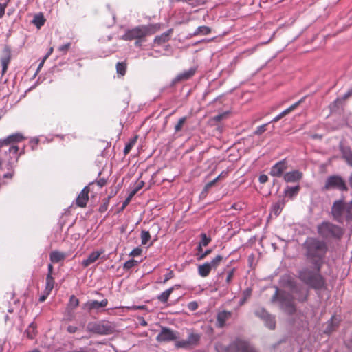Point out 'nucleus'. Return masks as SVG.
I'll return each mask as SVG.
<instances>
[{"mask_svg":"<svg viewBox=\"0 0 352 352\" xmlns=\"http://www.w3.org/2000/svg\"><path fill=\"white\" fill-rule=\"evenodd\" d=\"M303 255L311 268L302 267L298 278L310 288L320 290L325 287V278L320 274L328 252L327 243L316 237H308L302 245Z\"/></svg>","mask_w":352,"mask_h":352,"instance_id":"nucleus-1","label":"nucleus"},{"mask_svg":"<svg viewBox=\"0 0 352 352\" xmlns=\"http://www.w3.org/2000/svg\"><path fill=\"white\" fill-rule=\"evenodd\" d=\"M331 213L333 219L339 223L352 221V201L349 204L342 199L335 201Z\"/></svg>","mask_w":352,"mask_h":352,"instance_id":"nucleus-2","label":"nucleus"},{"mask_svg":"<svg viewBox=\"0 0 352 352\" xmlns=\"http://www.w3.org/2000/svg\"><path fill=\"white\" fill-rule=\"evenodd\" d=\"M159 29V24L138 25L127 30L125 34L122 36V39L124 41H132L135 39L142 40L148 35L155 34Z\"/></svg>","mask_w":352,"mask_h":352,"instance_id":"nucleus-3","label":"nucleus"},{"mask_svg":"<svg viewBox=\"0 0 352 352\" xmlns=\"http://www.w3.org/2000/svg\"><path fill=\"white\" fill-rule=\"evenodd\" d=\"M294 296L290 292L280 290L276 287L275 292L271 298L272 302L278 301L280 308L289 315L294 314L296 311V305L294 304Z\"/></svg>","mask_w":352,"mask_h":352,"instance_id":"nucleus-4","label":"nucleus"},{"mask_svg":"<svg viewBox=\"0 0 352 352\" xmlns=\"http://www.w3.org/2000/svg\"><path fill=\"white\" fill-rule=\"evenodd\" d=\"M317 232L322 239L336 240L341 239L344 233L341 227L329 221H323L319 224Z\"/></svg>","mask_w":352,"mask_h":352,"instance_id":"nucleus-5","label":"nucleus"},{"mask_svg":"<svg viewBox=\"0 0 352 352\" xmlns=\"http://www.w3.org/2000/svg\"><path fill=\"white\" fill-rule=\"evenodd\" d=\"M88 332L98 335H109L114 332L115 327L109 321L89 322L86 327Z\"/></svg>","mask_w":352,"mask_h":352,"instance_id":"nucleus-6","label":"nucleus"},{"mask_svg":"<svg viewBox=\"0 0 352 352\" xmlns=\"http://www.w3.org/2000/svg\"><path fill=\"white\" fill-rule=\"evenodd\" d=\"M283 286L289 288L296 295V299L300 302L307 301L309 292L305 291L297 282L290 276L283 280Z\"/></svg>","mask_w":352,"mask_h":352,"instance_id":"nucleus-7","label":"nucleus"},{"mask_svg":"<svg viewBox=\"0 0 352 352\" xmlns=\"http://www.w3.org/2000/svg\"><path fill=\"white\" fill-rule=\"evenodd\" d=\"M338 190L340 191H347L348 187L344 179L338 175L329 176L325 181L324 186L322 188V191Z\"/></svg>","mask_w":352,"mask_h":352,"instance_id":"nucleus-8","label":"nucleus"},{"mask_svg":"<svg viewBox=\"0 0 352 352\" xmlns=\"http://www.w3.org/2000/svg\"><path fill=\"white\" fill-rule=\"evenodd\" d=\"M245 346V340L236 339L228 345L217 342L214 348L217 352H239L240 347H244Z\"/></svg>","mask_w":352,"mask_h":352,"instance_id":"nucleus-9","label":"nucleus"},{"mask_svg":"<svg viewBox=\"0 0 352 352\" xmlns=\"http://www.w3.org/2000/svg\"><path fill=\"white\" fill-rule=\"evenodd\" d=\"M223 260V256L217 255L210 262H206L198 266V273L201 277H206L209 275L212 269H216Z\"/></svg>","mask_w":352,"mask_h":352,"instance_id":"nucleus-10","label":"nucleus"},{"mask_svg":"<svg viewBox=\"0 0 352 352\" xmlns=\"http://www.w3.org/2000/svg\"><path fill=\"white\" fill-rule=\"evenodd\" d=\"M254 314L265 322L267 327L270 329H275V317L269 314L265 309L263 307H258L254 311Z\"/></svg>","mask_w":352,"mask_h":352,"instance_id":"nucleus-11","label":"nucleus"},{"mask_svg":"<svg viewBox=\"0 0 352 352\" xmlns=\"http://www.w3.org/2000/svg\"><path fill=\"white\" fill-rule=\"evenodd\" d=\"M107 305L108 300L107 298H104L100 302L95 300H89L87 302L82 304V309L88 312H91L93 310L100 311L106 307Z\"/></svg>","mask_w":352,"mask_h":352,"instance_id":"nucleus-12","label":"nucleus"},{"mask_svg":"<svg viewBox=\"0 0 352 352\" xmlns=\"http://www.w3.org/2000/svg\"><path fill=\"white\" fill-rule=\"evenodd\" d=\"M177 333L171 329L166 327H162L161 331L156 337L157 341L159 342H170L177 340Z\"/></svg>","mask_w":352,"mask_h":352,"instance_id":"nucleus-13","label":"nucleus"},{"mask_svg":"<svg viewBox=\"0 0 352 352\" xmlns=\"http://www.w3.org/2000/svg\"><path fill=\"white\" fill-rule=\"evenodd\" d=\"M287 168L288 163L287 160L285 159L280 160L272 166L270 175L275 177H281L284 175V173Z\"/></svg>","mask_w":352,"mask_h":352,"instance_id":"nucleus-14","label":"nucleus"},{"mask_svg":"<svg viewBox=\"0 0 352 352\" xmlns=\"http://www.w3.org/2000/svg\"><path fill=\"white\" fill-rule=\"evenodd\" d=\"M196 72L197 67H191L188 70L179 74L175 76V78L173 79L170 85L173 87L180 82L190 79L195 74Z\"/></svg>","mask_w":352,"mask_h":352,"instance_id":"nucleus-15","label":"nucleus"},{"mask_svg":"<svg viewBox=\"0 0 352 352\" xmlns=\"http://www.w3.org/2000/svg\"><path fill=\"white\" fill-rule=\"evenodd\" d=\"M339 149L342 153V159L349 166L352 167V149L351 147L343 144L342 142H340Z\"/></svg>","mask_w":352,"mask_h":352,"instance_id":"nucleus-16","label":"nucleus"},{"mask_svg":"<svg viewBox=\"0 0 352 352\" xmlns=\"http://www.w3.org/2000/svg\"><path fill=\"white\" fill-rule=\"evenodd\" d=\"M89 187L85 186L76 198V205L80 207H85L89 199Z\"/></svg>","mask_w":352,"mask_h":352,"instance_id":"nucleus-17","label":"nucleus"},{"mask_svg":"<svg viewBox=\"0 0 352 352\" xmlns=\"http://www.w3.org/2000/svg\"><path fill=\"white\" fill-rule=\"evenodd\" d=\"M302 177V173L299 170H293L284 174L283 179L287 183H294L300 181Z\"/></svg>","mask_w":352,"mask_h":352,"instance_id":"nucleus-18","label":"nucleus"},{"mask_svg":"<svg viewBox=\"0 0 352 352\" xmlns=\"http://www.w3.org/2000/svg\"><path fill=\"white\" fill-rule=\"evenodd\" d=\"M306 96L302 97L300 100L294 103V104L291 105L289 108L281 112L280 114H278L277 116H276L271 122H276L278 120H280L281 118H283L286 115L291 113L292 111H294L295 109H296L301 103H302L305 101Z\"/></svg>","mask_w":352,"mask_h":352,"instance_id":"nucleus-19","label":"nucleus"},{"mask_svg":"<svg viewBox=\"0 0 352 352\" xmlns=\"http://www.w3.org/2000/svg\"><path fill=\"white\" fill-rule=\"evenodd\" d=\"M306 96L302 97L300 100L294 103V104L291 105L289 108L281 112L280 114H278L277 116H276L271 122H276L278 120H280L281 118H283L286 115L291 113L292 111H294L295 109H296L301 103H302L305 101Z\"/></svg>","mask_w":352,"mask_h":352,"instance_id":"nucleus-20","label":"nucleus"},{"mask_svg":"<svg viewBox=\"0 0 352 352\" xmlns=\"http://www.w3.org/2000/svg\"><path fill=\"white\" fill-rule=\"evenodd\" d=\"M306 96L302 97L300 100L294 103V104L291 105L289 108L281 112L280 114H278L277 116H276L271 122H276L278 120H280L281 118H283L286 115L291 113L292 111H294L295 109H296L301 103H302L305 101Z\"/></svg>","mask_w":352,"mask_h":352,"instance_id":"nucleus-21","label":"nucleus"},{"mask_svg":"<svg viewBox=\"0 0 352 352\" xmlns=\"http://www.w3.org/2000/svg\"><path fill=\"white\" fill-rule=\"evenodd\" d=\"M3 56L1 58L2 65V74H4L8 67V65L11 60V51L8 47H6L3 51Z\"/></svg>","mask_w":352,"mask_h":352,"instance_id":"nucleus-22","label":"nucleus"},{"mask_svg":"<svg viewBox=\"0 0 352 352\" xmlns=\"http://www.w3.org/2000/svg\"><path fill=\"white\" fill-rule=\"evenodd\" d=\"M231 316L232 313L228 311H222L218 313L217 317V326L221 328L223 327L226 320H228Z\"/></svg>","mask_w":352,"mask_h":352,"instance_id":"nucleus-23","label":"nucleus"},{"mask_svg":"<svg viewBox=\"0 0 352 352\" xmlns=\"http://www.w3.org/2000/svg\"><path fill=\"white\" fill-rule=\"evenodd\" d=\"M23 139V137L21 134L16 133L8 136L6 139L3 140L2 142H0L1 146H8L9 144L12 142H18L21 141Z\"/></svg>","mask_w":352,"mask_h":352,"instance_id":"nucleus-24","label":"nucleus"},{"mask_svg":"<svg viewBox=\"0 0 352 352\" xmlns=\"http://www.w3.org/2000/svg\"><path fill=\"white\" fill-rule=\"evenodd\" d=\"M101 254H102V252H98V251H96V252H91L87 258H86V259L82 261V265L85 267H88L91 264H92L94 262H96L98 259V258H99V256H100Z\"/></svg>","mask_w":352,"mask_h":352,"instance_id":"nucleus-25","label":"nucleus"},{"mask_svg":"<svg viewBox=\"0 0 352 352\" xmlns=\"http://www.w3.org/2000/svg\"><path fill=\"white\" fill-rule=\"evenodd\" d=\"M300 189V187L299 185L296 186H287L284 190V193L285 196L292 199L298 194Z\"/></svg>","mask_w":352,"mask_h":352,"instance_id":"nucleus-26","label":"nucleus"},{"mask_svg":"<svg viewBox=\"0 0 352 352\" xmlns=\"http://www.w3.org/2000/svg\"><path fill=\"white\" fill-rule=\"evenodd\" d=\"M54 284L55 281L52 276L47 274L44 293H45L47 295H50V294L51 293L52 290L54 287Z\"/></svg>","mask_w":352,"mask_h":352,"instance_id":"nucleus-27","label":"nucleus"},{"mask_svg":"<svg viewBox=\"0 0 352 352\" xmlns=\"http://www.w3.org/2000/svg\"><path fill=\"white\" fill-rule=\"evenodd\" d=\"M65 258V254L63 252H60L59 251H52L50 254V261L52 263H58L63 260H64Z\"/></svg>","mask_w":352,"mask_h":352,"instance_id":"nucleus-28","label":"nucleus"},{"mask_svg":"<svg viewBox=\"0 0 352 352\" xmlns=\"http://www.w3.org/2000/svg\"><path fill=\"white\" fill-rule=\"evenodd\" d=\"M284 204L283 199L279 200L278 202L273 204L271 208V213L274 214L276 217H278L282 211Z\"/></svg>","mask_w":352,"mask_h":352,"instance_id":"nucleus-29","label":"nucleus"},{"mask_svg":"<svg viewBox=\"0 0 352 352\" xmlns=\"http://www.w3.org/2000/svg\"><path fill=\"white\" fill-rule=\"evenodd\" d=\"M338 324L339 320H337L335 316H332L331 318L327 322V327L324 331V333H331L338 326Z\"/></svg>","mask_w":352,"mask_h":352,"instance_id":"nucleus-30","label":"nucleus"},{"mask_svg":"<svg viewBox=\"0 0 352 352\" xmlns=\"http://www.w3.org/2000/svg\"><path fill=\"white\" fill-rule=\"evenodd\" d=\"M36 328L37 325L34 322L29 324L28 329L25 331V333L27 335L28 338L34 339L35 338L37 333Z\"/></svg>","mask_w":352,"mask_h":352,"instance_id":"nucleus-31","label":"nucleus"},{"mask_svg":"<svg viewBox=\"0 0 352 352\" xmlns=\"http://www.w3.org/2000/svg\"><path fill=\"white\" fill-rule=\"evenodd\" d=\"M172 32L173 30L170 29L166 32L163 33L162 35L156 36L155 38V43H157L158 45H161L168 41Z\"/></svg>","mask_w":352,"mask_h":352,"instance_id":"nucleus-32","label":"nucleus"},{"mask_svg":"<svg viewBox=\"0 0 352 352\" xmlns=\"http://www.w3.org/2000/svg\"><path fill=\"white\" fill-rule=\"evenodd\" d=\"M189 345L192 347L198 345L200 340V335L198 333H190L186 339Z\"/></svg>","mask_w":352,"mask_h":352,"instance_id":"nucleus-33","label":"nucleus"},{"mask_svg":"<svg viewBox=\"0 0 352 352\" xmlns=\"http://www.w3.org/2000/svg\"><path fill=\"white\" fill-rule=\"evenodd\" d=\"M211 241L210 237H208L206 234L201 233V241L199 243L197 247V251L202 252L203 248L202 246H207L210 242Z\"/></svg>","mask_w":352,"mask_h":352,"instance_id":"nucleus-34","label":"nucleus"},{"mask_svg":"<svg viewBox=\"0 0 352 352\" xmlns=\"http://www.w3.org/2000/svg\"><path fill=\"white\" fill-rule=\"evenodd\" d=\"M173 289V287H170L166 289V291H164L160 295L158 296L157 299L162 302H166L170 295L172 294Z\"/></svg>","mask_w":352,"mask_h":352,"instance_id":"nucleus-35","label":"nucleus"},{"mask_svg":"<svg viewBox=\"0 0 352 352\" xmlns=\"http://www.w3.org/2000/svg\"><path fill=\"white\" fill-rule=\"evenodd\" d=\"M45 19L42 14H37L34 16L32 23L38 28H40L44 25Z\"/></svg>","mask_w":352,"mask_h":352,"instance_id":"nucleus-36","label":"nucleus"},{"mask_svg":"<svg viewBox=\"0 0 352 352\" xmlns=\"http://www.w3.org/2000/svg\"><path fill=\"white\" fill-rule=\"evenodd\" d=\"M126 63L125 62H118L116 64V72L121 76H124L126 71Z\"/></svg>","mask_w":352,"mask_h":352,"instance_id":"nucleus-37","label":"nucleus"},{"mask_svg":"<svg viewBox=\"0 0 352 352\" xmlns=\"http://www.w3.org/2000/svg\"><path fill=\"white\" fill-rule=\"evenodd\" d=\"M211 32L210 28L207 26H199L197 28L195 32H194V35H207L210 34Z\"/></svg>","mask_w":352,"mask_h":352,"instance_id":"nucleus-38","label":"nucleus"},{"mask_svg":"<svg viewBox=\"0 0 352 352\" xmlns=\"http://www.w3.org/2000/svg\"><path fill=\"white\" fill-rule=\"evenodd\" d=\"M79 305V300L74 296L72 295L69 298L68 308L74 310Z\"/></svg>","mask_w":352,"mask_h":352,"instance_id":"nucleus-39","label":"nucleus"},{"mask_svg":"<svg viewBox=\"0 0 352 352\" xmlns=\"http://www.w3.org/2000/svg\"><path fill=\"white\" fill-rule=\"evenodd\" d=\"M252 295V289L247 288L243 292V297L241 298L239 301L240 305H243L246 300L251 296Z\"/></svg>","mask_w":352,"mask_h":352,"instance_id":"nucleus-40","label":"nucleus"},{"mask_svg":"<svg viewBox=\"0 0 352 352\" xmlns=\"http://www.w3.org/2000/svg\"><path fill=\"white\" fill-rule=\"evenodd\" d=\"M18 151H19L18 146H9L8 151L7 150L5 151V153L8 152L10 155L11 156V157H13L16 158V161H17L18 160V155H17Z\"/></svg>","mask_w":352,"mask_h":352,"instance_id":"nucleus-41","label":"nucleus"},{"mask_svg":"<svg viewBox=\"0 0 352 352\" xmlns=\"http://www.w3.org/2000/svg\"><path fill=\"white\" fill-rule=\"evenodd\" d=\"M186 120H187L186 117H182V118H179V120H178V122L175 126V133H178L182 131L184 124L186 122Z\"/></svg>","mask_w":352,"mask_h":352,"instance_id":"nucleus-42","label":"nucleus"},{"mask_svg":"<svg viewBox=\"0 0 352 352\" xmlns=\"http://www.w3.org/2000/svg\"><path fill=\"white\" fill-rule=\"evenodd\" d=\"M151 239V235L148 231L142 230L141 232V240L142 245H146Z\"/></svg>","mask_w":352,"mask_h":352,"instance_id":"nucleus-43","label":"nucleus"},{"mask_svg":"<svg viewBox=\"0 0 352 352\" xmlns=\"http://www.w3.org/2000/svg\"><path fill=\"white\" fill-rule=\"evenodd\" d=\"M270 123V122H268V123H266V124H264L263 125L258 126L257 129L254 131V132L253 133L254 135H261L264 132H265L267 131V127Z\"/></svg>","mask_w":352,"mask_h":352,"instance_id":"nucleus-44","label":"nucleus"},{"mask_svg":"<svg viewBox=\"0 0 352 352\" xmlns=\"http://www.w3.org/2000/svg\"><path fill=\"white\" fill-rule=\"evenodd\" d=\"M137 138L138 137H135L125 146L124 149V153L125 155L128 154L131 151V148H133V146H134L137 141Z\"/></svg>","mask_w":352,"mask_h":352,"instance_id":"nucleus-45","label":"nucleus"},{"mask_svg":"<svg viewBox=\"0 0 352 352\" xmlns=\"http://www.w3.org/2000/svg\"><path fill=\"white\" fill-rule=\"evenodd\" d=\"M138 261L134 259H130L127 261H126L124 263L123 268L125 270H129L131 268H133L135 265H137Z\"/></svg>","mask_w":352,"mask_h":352,"instance_id":"nucleus-46","label":"nucleus"},{"mask_svg":"<svg viewBox=\"0 0 352 352\" xmlns=\"http://www.w3.org/2000/svg\"><path fill=\"white\" fill-rule=\"evenodd\" d=\"M175 346L177 348H182V349H190L191 346L189 345L187 340H182L179 341H177L175 344Z\"/></svg>","mask_w":352,"mask_h":352,"instance_id":"nucleus-47","label":"nucleus"},{"mask_svg":"<svg viewBox=\"0 0 352 352\" xmlns=\"http://www.w3.org/2000/svg\"><path fill=\"white\" fill-rule=\"evenodd\" d=\"M109 197H107L103 199V203L99 207L100 212L103 213L107 211L109 204Z\"/></svg>","mask_w":352,"mask_h":352,"instance_id":"nucleus-48","label":"nucleus"},{"mask_svg":"<svg viewBox=\"0 0 352 352\" xmlns=\"http://www.w3.org/2000/svg\"><path fill=\"white\" fill-rule=\"evenodd\" d=\"M212 252V250L209 249L206 251L199 252L197 253V259L198 260H203L208 255H209Z\"/></svg>","mask_w":352,"mask_h":352,"instance_id":"nucleus-49","label":"nucleus"},{"mask_svg":"<svg viewBox=\"0 0 352 352\" xmlns=\"http://www.w3.org/2000/svg\"><path fill=\"white\" fill-rule=\"evenodd\" d=\"M219 180V177H217L215 179L212 180L211 182L207 183L204 187V191L208 192L210 188L216 184V183Z\"/></svg>","mask_w":352,"mask_h":352,"instance_id":"nucleus-50","label":"nucleus"},{"mask_svg":"<svg viewBox=\"0 0 352 352\" xmlns=\"http://www.w3.org/2000/svg\"><path fill=\"white\" fill-rule=\"evenodd\" d=\"M245 346L244 347H240L239 352H256V351L250 346V344L245 341Z\"/></svg>","mask_w":352,"mask_h":352,"instance_id":"nucleus-51","label":"nucleus"},{"mask_svg":"<svg viewBox=\"0 0 352 352\" xmlns=\"http://www.w3.org/2000/svg\"><path fill=\"white\" fill-rule=\"evenodd\" d=\"M71 47V43H67L58 47V50L63 54H66Z\"/></svg>","mask_w":352,"mask_h":352,"instance_id":"nucleus-52","label":"nucleus"},{"mask_svg":"<svg viewBox=\"0 0 352 352\" xmlns=\"http://www.w3.org/2000/svg\"><path fill=\"white\" fill-rule=\"evenodd\" d=\"M135 195V192H131L129 195L128 196V197L124 201V202L122 203V210H123L124 208H125L128 204H129V202L131 201L132 197Z\"/></svg>","mask_w":352,"mask_h":352,"instance_id":"nucleus-53","label":"nucleus"},{"mask_svg":"<svg viewBox=\"0 0 352 352\" xmlns=\"http://www.w3.org/2000/svg\"><path fill=\"white\" fill-rule=\"evenodd\" d=\"M144 182L140 181L137 182L136 186L131 192H135V195L144 186Z\"/></svg>","mask_w":352,"mask_h":352,"instance_id":"nucleus-54","label":"nucleus"},{"mask_svg":"<svg viewBox=\"0 0 352 352\" xmlns=\"http://www.w3.org/2000/svg\"><path fill=\"white\" fill-rule=\"evenodd\" d=\"M234 270H235V269L233 268L232 270H231L230 271L228 272L227 277H226V281L228 284H229L231 282V280L234 276Z\"/></svg>","mask_w":352,"mask_h":352,"instance_id":"nucleus-55","label":"nucleus"},{"mask_svg":"<svg viewBox=\"0 0 352 352\" xmlns=\"http://www.w3.org/2000/svg\"><path fill=\"white\" fill-rule=\"evenodd\" d=\"M142 249L140 248H134L131 252V253L129 254L130 256H138L139 255H140V254L142 253Z\"/></svg>","mask_w":352,"mask_h":352,"instance_id":"nucleus-56","label":"nucleus"},{"mask_svg":"<svg viewBox=\"0 0 352 352\" xmlns=\"http://www.w3.org/2000/svg\"><path fill=\"white\" fill-rule=\"evenodd\" d=\"M188 307L191 311H195L198 308V304L195 301H192L188 303Z\"/></svg>","mask_w":352,"mask_h":352,"instance_id":"nucleus-57","label":"nucleus"},{"mask_svg":"<svg viewBox=\"0 0 352 352\" xmlns=\"http://www.w3.org/2000/svg\"><path fill=\"white\" fill-rule=\"evenodd\" d=\"M7 6V3H0V18H2L5 14V10Z\"/></svg>","mask_w":352,"mask_h":352,"instance_id":"nucleus-58","label":"nucleus"},{"mask_svg":"<svg viewBox=\"0 0 352 352\" xmlns=\"http://www.w3.org/2000/svg\"><path fill=\"white\" fill-rule=\"evenodd\" d=\"M174 274L172 271L168 272L164 275V280L163 281L164 283L167 282L168 280L171 279L173 277Z\"/></svg>","mask_w":352,"mask_h":352,"instance_id":"nucleus-59","label":"nucleus"},{"mask_svg":"<svg viewBox=\"0 0 352 352\" xmlns=\"http://www.w3.org/2000/svg\"><path fill=\"white\" fill-rule=\"evenodd\" d=\"M268 177L266 175H261L258 177V181L261 184H265L267 182Z\"/></svg>","mask_w":352,"mask_h":352,"instance_id":"nucleus-60","label":"nucleus"},{"mask_svg":"<svg viewBox=\"0 0 352 352\" xmlns=\"http://www.w3.org/2000/svg\"><path fill=\"white\" fill-rule=\"evenodd\" d=\"M67 331L70 333H74L77 331L78 327L73 325H69L67 329Z\"/></svg>","mask_w":352,"mask_h":352,"instance_id":"nucleus-61","label":"nucleus"},{"mask_svg":"<svg viewBox=\"0 0 352 352\" xmlns=\"http://www.w3.org/2000/svg\"><path fill=\"white\" fill-rule=\"evenodd\" d=\"M226 116V113L219 114L213 118V120L216 122L221 121L224 117Z\"/></svg>","mask_w":352,"mask_h":352,"instance_id":"nucleus-62","label":"nucleus"},{"mask_svg":"<svg viewBox=\"0 0 352 352\" xmlns=\"http://www.w3.org/2000/svg\"><path fill=\"white\" fill-rule=\"evenodd\" d=\"M107 183V180L105 179H100L99 180L97 181V184L100 186V187H102L104 186Z\"/></svg>","mask_w":352,"mask_h":352,"instance_id":"nucleus-63","label":"nucleus"},{"mask_svg":"<svg viewBox=\"0 0 352 352\" xmlns=\"http://www.w3.org/2000/svg\"><path fill=\"white\" fill-rule=\"evenodd\" d=\"M47 270H48V273L47 274H50L51 276H52V272H53V265L52 264H49L48 266H47Z\"/></svg>","mask_w":352,"mask_h":352,"instance_id":"nucleus-64","label":"nucleus"}]
</instances>
